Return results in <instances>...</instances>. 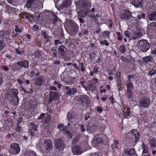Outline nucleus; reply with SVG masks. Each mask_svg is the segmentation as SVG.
I'll return each instance as SVG.
<instances>
[{
  "mask_svg": "<svg viewBox=\"0 0 156 156\" xmlns=\"http://www.w3.org/2000/svg\"><path fill=\"white\" fill-rule=\"evenodd\" d=\"M18 93L19 92L17 89H10L6 92V97L9 101L12 99L13 103L16 105L19 103V99L17 96Z\"/></svg>",
  "mask_w": 156,
  "mask_h": 156,
  "instance_id": "nucleus-1",
  "label": "nucleus"
},
{
  "mask_svg": "<svg viewBox=\"0 0 156 156\" xmlns=\"http://www.w3.org/2000/svg\"><path fill=\"white\" fill-rule=\"evenodd\" d=\"M137 45L140 50L142 51L145 52L150 48L149 43L146 40H142L139 41Z\"/></svg>",
  "mask_w": 156,
  "mask_h": 156,
  "instance_id": "nucleus-2",
  "label": "nucleus"
},
{
  "mask_svg": "<svg viewBox=\"0 0 156 156\" xmlns=\"http://www.w3.org/2000/svg\"><path fill=\"white\" fill-rule=\"evenodd\" d=\"M11 149L9 151L10 153L12 155H15L19 153L20 149L18 144L17 143L11 144L10 146Z\"/></svg>",
  "mask_w": 156,
  "mask_h": 156,
  "instance_id": "nucleus-3",
  "label": "nucleus"
},
{
  "mask_svg": "<svg viewBox=\"0 0 156 156\" xmlns=\"http://www.w3.org/2000/svg\"><path fill=\"white\" fill-rule=\"evenodd\" d=\"M97 129V125L94 123L90 122L87 126V131L89 133H94Z\"/></svg>",
  "mask_w": 156,
  "mask_h": 156,
  "instance_id": "nucleus-4",
  "label": "nucleus"
},
{
  "mask_svg": "<svg viewBox=\"0 0 156 156\" xmlns=\"http://www.w3.org/2000/svg\"><path fill=\"white\" fill-rule=\"evenodd\" d=\"M55 146L57 149H59V151H62L64 148V144L63 141L61 139L59 138L55 141Z\"/></svg>",
  "mask_w": 156,
  "mask_h": 156,
  "instance_id": "nucleus-5",
  "label": "nucleus"
},
{
  "mask_svg": "<svg viewBox=\"0 0 156 156\" xmlns=\"http://www.w3.org/2000/svg\"><path fill=\"white\" fill-rule=\"evenodd\" d=\"M130 132L133 136V142H135V144L137 143L140 139V134L138 131L137 129H133Z\"/></svg>",
  "mask_w": 156,
  "mask_h": 156,
  "instance_id": "nucleus-6",
  "label": "nucleus"
},
{
  "mask_svg": "<svg viewBox=\"0 0 156 156\" xmlns=\"http://www.w3.org/2000/svg\"><path fill=\"white\" fill-rule=\"evenodd\" d=\"M69 26L72 32H76L79 30V26L74 21L70 20L68 21Z\"/></svg>",
  "mask_w": 156,
  "mask_h": 156,
  "instance_id": "nucleus-7",
  "label": "nucleus"
},
{
  "mask_svg": "<svg viewBox=\"0 0 156 156\" xmlns=\"http://www.w3.org/2000/svg\"><path fill=\"white\" fill-rule=\"evenodd\" d=\"M149 98L144 97L141 98L140 101V105L144 108H148L150 104Z\"/></svg>",
  "mask_w": 156,
  "mask_h": 156,
  "instance_id": "nucleus-8",
  "label": "nucleus"
},
{
  "mask_svg": "<svg viewBox=\"0 0 156 156\" xmlns=\"http://www.w3.org/2000/svg\"><path fill=\"white\" fill-rule=\"evenodd\" d=\"M33 79L35 82L34 84L38 86L42 85L44 81V78L42 76H39L37 77H35Z\"/></svg>",
  "mask_w": 156,
  "mask_h": 156,
  "instance_id": "nucleus-9",
  "label": "nucleus"
},
{
  "mask_svg": "<svg viewBox=\"0 0 156 156\" xmlns=\"http://www.w3.org/2000/svg\"><path fill=\"white\" fill-rule=\"evenodd\" d=\"M120 16L121 19L128 20L131 17V14L129 10H126L120 13Z\"/></svg>",
  "mask_w": 156,
  "mask_h": 156,
  "instance_id": "nucleus-10",
  "label": "nucleus"
},
{
  "mask_svg": "<svg viewBox=\"0 0 156 156\" xmlns=\"http://www.w3.org/2000/svg\"><path fill=\"white\" fill-rule=\"evenodd\" d=\"M49 93L50 98L48 102L49 104L51 103L53 100H57L59 96L58 92L51 91Z\"/></svg>",
  "mask_w": 156,
  "mask_h": 156,
  "instance_id": "nucleus-11",
  "label": "nucleus"
},
{
  "mask_svg": "<svg viewBox=\"0 0 156 156\" xmlns=\"http://www.w3.org/2000/svg\"><path fill=\"white\" fill-rule=\"evenodd\" d=\"M66 48L65 46L61 45L59 46L58 48V51L59 54L62 57H65L66 54Z\"/></svg>",
  "mask_w": 156,
  "mask_h": 156,
  "instance_id": "nucleus-12",
  "label": "nucleus"
},
{
  "mask_svg": "<svg viewBox=\"0 0 156 156\" xmlns=\"http://www.w3.org/2000/svg\"><path fill=\"white\" fill-rule=\"evenodd\" d=\"M16 64L20 68L24 67L25 68H28L29 67V62L26 60L18 62Z\"/></svg>",
  "mask_w": 156,
  "mask_h": 156,
  "instance_id": "nucleus-13",
  "label": "nucleus"
},
{
  "mask_svg": "<svg viewBox=\"0 0 156 156\" xmlns=\"http://www.w3.org/2000/svg\"><path fill=\"white\" fill-rule=\"evenodd\" d=\"M143 0H134L131 2L133 5L136 8H141L143 4Z\"/></svg>",
  "mask_w": 156,
  "mask_h": 156,
  "instance_id": "nucleus-14",
  "label": "nucleus"
},
{
  "mask_svg": "<svg viewBox=\"0 0 156 156\" xmlns=\"http://www.w3.org/2000/svg\"><path fill=\"white\" fill-rule=\"evenodd\" d=\"M135 150L133 148L131 149L126 148L122 152V155H123L125 153L129 155H132L135 153Z\"/></svg>",
  "mask_w": 156,
  "mask_h": 156,
  "instance_id": "nucleus-15",
  "label": "nucleus"
},
{
  "mask_svg": "<svg viewBox=\"0 0 156 156\" xmlns=\"http://www.w3.org/2000/svg\"><path fill=\"white\" fill-rule=\"evenodd\" d=\"M44 146L46 150L50 149L52 147V143L50 140H47L44 142Z\"/></svg>",
  "mask_w": 156,
  "mask_h": 156,
  "instance_id": "nucleus-16",
  "label": "nucleus"
},
{
  "mask_svg": "<svg viewBox=\"0 0 156 156\" xmlns=\"http://www.w3.org/2000/svg\"><path fill=\"white\" fill-rule=\"evenodd\" d=\"M72 151L74 154L79 155L82 153L79 146H75L72 148Z\"/></svg>",
  "mask_w": 156,
  "mask_h": 156,
  "instance_id": "nucleus-17",
  "label": "nucleus"
},
{
  "mask_svg": "<svg viewBox=\"0 0 156 156\" xmlns=\"http://www.w3.org/2000/svg\"><path fill=\"white\" fill-rule=\"evenodd\" d=\"M11 31L9 30H6L5 31H0V35L4 38H7L11 34Z\"/></svg>",
  "mask_w": 156,
  "mask_h": 156,
  "instance_id": "nucleus-18",
  "label": "nucleus"
},
{
  "mask_svg": "<svg viewBox=\"0 0 156 156\" xmlns=\"http://www.w3.org/2000/svg\"><path fill=\"white\" fill-rule=\"evenodd\" d=\"M36 2V0H27L26 6L28 8H30L33 7Z\"/></svg>",
  "mask_w": 156,
  "mask_h": 156,
  "instance_id": "nucleus-19",
  "label": "nucleus"
},
{
  "mask_svg": "<svg viewBox=\"0 0 156 156\" xmlns=\"http://www.w3.org/2000/svg\"><path fill=\"white\" fill-rule=\"evenodd\" d=\"M77 91V90L75 88H69L68 90H67L66 91V94L68 95H69L70 94L73 95L76 93Z\"/></svg>",
  "mask_w": 156,
  "mask_h": 156,
  "instance_id": "nucleus-20",
  "label": "nucleus"
},
{
  "mask_svg": "<svg viewBox=\"0 0 156 156\" xmlns=\"http://www.w3.org/2000/svg\"><path fill=\"white\" fill-rule=\"evenodd\" d=\"M56 49L57 47L55 46H53L51 49L50 54L54 57L57 56V53Z\"/></svg>",
  "mask_w": 156,
  "mask_h": 156,
  "instance_id": "nucleus-21",
  "label": "nucleus"
},
{
  "mask_svg": "<svg viewBox=\"0 0 156 156\" xmlns=\"http://www.w3.org/2000/svg\"><path fill=\"white\" fill-rule=\"evenodd\" d=\"M153 60V58L150 55L146 56L144 57L143 59V62L146 63H147L149 62L152 61Z\"/></svg>",
  "mask_w": 156,
  "mask_h": 156,
  "instance_id": "nucleus-22",
  "label": "nucleus"
},
{
  "mask_svg": "<svg viewBox=\"0 0 156 156\" xmlns=\"http://www.w3.org/2000/svg\"><path fill=\"white\" fill-rule=\"evenodd\" d=\"M149 20L150 21L154 20L156 19V11H154L148 15Z\"/></svg>",
  "mask_w": 156,
  "mask_h": 156,
  "instance_id": "nucleus-23",
  "label": "nucleus"
},
{
  "mask_svg": "<svg viewBox=\"0 0 156 156\" xmlns=\"http://www.w3.org/2000/svg\"><path fill=\"white\" fill-rule=\"evenodd\" d=\"M71 4L70 2L68 0H66L64 2L62 5V8H68L70 6Z\"/></svg>",
  "mask_w": 156,
  "mask_h": 156,
  "instance_id": "nucleus-24",
  "label": "nucleus"
},
{
  "mask_svg": "<svg viewBox=\"0 0 156 156\" xmlns=\"http://www.w3.org/2000/svg\"><path fill=\"white\" fill-rule=\"evenodd\" d=\"M90 101V100L88 98L85 96H83L82 97V103L81 104L84 105L87 103H88Z\"/></svg>",
  "mask_w": 156,
  "mask_h": 156,
  "instance_id": "nucleus-25",
  "label": "nucleus"
},
{
  "mask_svg": "<svg viewBox=\"0 0 156 156\" xmlns=\"http://www.w3.org/2000/svg\"><path fill=\"white\" fill-rule=\"evenodd\" d=\"M30 15V14L27 12H24L23 13H22L21 14L22 17L24 19L26 18L27 20H28L29 22H30V20L29 17Z\"/></svg>",
  "mask_w": 156,
  "mask_h": 156,
  "instance_id": "nucleus-26",
  "label": "nucleus"
},
{
  "mask_svg": "<svg viewBox=\"0 0 156 156\" xmlns=\"http://www.w3.org/2000/svg\"><path fill=\"white\" fill-rule=\"evenodd\" d=\"M79 16L81 17H85L87 14V10H80L78 12Z\"/></svg>",
  "mask_w": 156,
  "mask_h": 156,
  "instance_id": "nucleus-27",
  "label": "nucleus"
},
{
  "mask_svg": "<svg viewBox=\"0 0 156 156\" xmlns=\"http://www.w3.org/2000/svg\"><path fill=\"white\" fill-rule=\"evenodd\" d=\"M150 144L151 149H154L155 147H156V140H151L150 141Z\"/></svg>",
  "mask_w": 156,
  "mask_h": 156,
  "instance_id": "nucleus-28",
  "label": "nucleus"
},
{
  "mask_svg": "<svg viewBox=\"0 0 156 156\" xmlns=\"http://www.w3.org/2000/svg\"><path fill=\"white\" fill-rule=\"evenodd\" d=\"M127 88V91H132L133 90V86L132 83L129 82L126 84Z\"/></svg>",
  "mask_w": 156,
  "mask_h": 156,
  "instance_id": "nucleus-29",
  "label": "nucleus"
},
{
  "mask_svg": "<svg viewBox=\"0 0 156 156\" xmlns=\"http://www.w3.org/2000/svg\"><path fill=\"white\" fill-rule=\"evenodd\" d=\"M133 92L132 91H127L126 96L127 98L131 101H133Z\"/></svg>",
  "mask_w": 156,
  "mask_h": 156,
  "instance_id": "nucleus-30",
  "label": "nucleus"
},
{
  "mask_svg": "<svg viewBox=\"0 0 156 156\" xmlns=\"http://www.w3.org/2000/svg\"><path fill=\"white\" fill-rule=\"evenodd\" d=\"M142 149H143L142 154H147L148 155H149V152L148 149H147V147H146L145 144L144 143H142Z\"/></svg>",
  "mask_w": 156,
  "mask_h": 156,
  "instance_id": "nucleus-31",
  "label": "nucleus"
},
{
  "mask_svg": "<svg viewBox=\"0 0 156 156\" xmlns=\"http://www.w3.org/2000/svg\"><path fill=\"white\" fill-rule=\"evenodd\" d=\"M5 46V44L3 39L0 37V51L3 49Z\"/></svg>",
  "mask_w": 156,
  "mask_h": 156,
  "instance_id": "nucleus-32",
  "label": "nucleus"
},
{
  "mask_svg": "<svg viewBox=\"0 0 156 156\" xmlns=\"http://www.w3.org/2000/svg\"><path fill=\"white\" fill-rule=\"evenodd\" d=\"M120 72H118L116 73L115 78L117 79V82L119 83L121 81Z\"/></svg>",
  "mask_w": 156,
  "mask_h": 156,
  "instance_id": "nucleus-33",
  "label": "nucleus"
},
{
  "mask_svg": "<svg viewBox=\"0 0 156 156\" xmlns=\"http://www.w3.org/2000/svg\"><path fill=\"white\" fill-rule=\"evenodd\" d=\"M96 143L98 144H100L104 142L103 139L101 137L97 138L96 140Z\"/></svg>",
  "mask_w": 156,
  "mask_h": 156,
  "instance_id": "nucleus-34",
  "label": "nucleus"
},
{
  "mask_svg": "<svg viewBox=\"0 0 156 156\" xmlns=\"http://www.w3.org/2000/svg\"><path fill=\"white\" fill-rule=\"evenodd\" d=\"M119 50L121 52L123 53L126 50V49L124 45H121L119 48Z\"/></svg>",
  "mask_w": 156,
  "mask_h": 156,
  "instance_id": "nucleus-35",
  "label": "nucleus"
},
{
  "mask_svg": "<svg viewBox=\"0 0 156 156\" xmlns=\"http://www.w3.org/2000/svg\"><path fill=\"white\" fill-rule=\"evenodd\" d=\"M130 108L129 107L127 108V111L125 112L123 114V116L124 117H127L129 116L130 115Z\"/></svg>",
  "mask_w": 156,
  "mask_h": 156,
  "instance_id": "nucleus-36",
  "label": "nucleus"
},
{
  "mask_svg": "<svg viewBox=\"0 0 156 156\" xmlns=\"http://www.w3.org/2000/svg\"><path fill=\"white\" fill-rule=\"evenodd\" d=\"M67 117L68 119L70 120L73 118V116L72 115V112H69L67 115Z\"/></svg>",
  "mask_w": 156,
  "mask_h": 156,
  "instance_id": "nucleus-37",
  "label": "nucleus"
},
{
  "mask_svg": "<svg viewBox=\"0 0 156 156\" xmlns=\"http://www.w3.org/2000/svg\"><path fill=\"white\" fill-rule=\"evenodd\" d=\"M148 74L150 76H152L156 74V70L153 69L149 71Z\"/></svg>",
  "mask_w": 156,
  "mask_h": 156,
  "instance_id": "nucleus-38",
  "label": "nucleus"
},
{
  "mask_svg": "<svg viewBox=\"0 0 156 156\" xmlns=\"http://www.w3.org/2000/svg\"><path fill=\"white\" fill-rule=\"evenodd\" d=\"M96 55L95 52H92L89 54L90 58V59H92L94 58Z\"/></svg>",
  "mask_w": 156,
  "mask_h": 156,
  "instance_id": "nucleus-39",
  "label": "nucleus"
},
{
  "mask_svg": "<svg viewBox=\"0 0 156 156\" xmlns=\"http://www.w3.org/2000/svg\"><path fill=\"white\" fill-rule=\"evenodd\" d=\"M110 32L108 31H105L103 32V36L104 37L107 38L109 37Z\"/></svg>",
  "mask_w": 156,
  "mask_h": 156,
  "instance_id": "nucleus-40",
  "label": "nucleus"
},
{
  "mask_svg": "<svg viewBox=\"0 0 156 156\" xmlns=\"http://www.w3.org/2000/svg\"><path fill=\"white\" fill-rule=\"evenodd\" d=\"M15 27L16 28L15 30L16 32V33H21L22 32V30L21 29L19 28V27L18 25H16L15 26Z\"/></svg>",
  "mask_w": 156,
  "mask_h": 156,
  "instance_id": "nucleus-41",
  "label": "nucleus"
},
{
  "mask_svg": "<svg viewBox=\"0 0 156 156\" xmlns=\"http://www.w3.org/2000/svg\"><path fill=\"white\" fill-rule=\"evenodd\" d=\"M62 130L63 131L65 134L68 136H69L70 135V132L68 130H65V128L62 129Z\"/></svg>",
  "mask_w": 156,
  "mask_h": 156,
  "instance_id": "nucleus-42",
  "label": "nucleus"
},
{
  "mask_svg": "<svg viewBox=\"0 0 156 156\" xmlns=\"http://www.w3.org/2000/svg\"><path fill=\"white\" fill-rule=\"evenodd\" d=\"M41 34L43 35L44 38L45 39L47 38V34L46 32L43 30H42L41 31Z\"/></svg>",
  "mask_w": 156,
  "mask_h": 156,
  "instance_id": "nucleus-43",
  "label": "nucleus"
},
{
  "mask_svg": "<svg viewBox=\"0 0 156 156\" xmlns=\"http://www.w3.org/2000/svg\"><path fill=\"white\" fill-rule=\"evenodd\" d=\"M80 129L81 130V132H85L86 130L85 127L82 124L80 125Z\"/></svg>",
  "mask_w": 156,
  "mask_h": 156,
  "instance_id": "nucleus-44",
  "label": "nucleus"
},
{
  "mask_svg": "<svg viewBox=\"0 0 156 156\" xmlns=\"http://www.w3.org/2000/svg\"><path fill=\"white\" fill-rule=\"evenodd\" d=\"M124 35L125 36L128 38H129L130 37V33L127 30L125 31L124 32Z\"/></svg>",
  "mask_w": 156,
  "mask_h": 156,
  "instance_id": "nucleus-45",
  "label": "nucleus"
},
{
  "mask_svg": "<svg viewBox=\"0 0 156 156\" xmlns=\"http://www.w3.org/2000/svg\"><path fill=\"white\" fill-rule=\"evenodd\" d=\"M33 29L34 31H36L39 30V27L37 25H35L33 26Z\"/></svg>",
  "mask_w": 156,
  "mask_h": 156,
  "instance_id": "nucleus-46",
  "label": "nucleus"
},
{
  "mask_svg": "<svg viewBox=\"0 0 156 156\" xmlns=\"http://www.w3.org/2000/svg\"><path fill=\"white\" fill-rule=\"evenodd\" d=\"M49 118L48 117H46L44 120V122L45 123H48L49 122Z\"/></svg>",
  "mask_w": 156,
  "mask_h": 156,
  "instance_id": "nucleus-47",
  "label": "nucleus"
},
{
  "mask_svg": "<svg viewBox=\"0 0 156 156\" xmlns=\"http://www.w3.org/2000/svg\"><path fill=\"white\" fill-rule=\"evenodd\" d=\"M97 111L99 113H101L103 111L102 108L100 106L97 107Z\"/></svg>",
  "mask_w": 156,
  "mask_h": 156,
  "instance_id": "nucleus-48",
  "label": "nucleus"
},
{
  "mask_svg": "<svg viewBox=\"0 0 156 156\" xmlns=\"http://www.w3.org/2000/svg\"><path fill=\"white\" fill-rule=\"evenodd\" d=\"M93 80H90L88 81L89 87H93V84L92 83H93Z\"/></svg>",
  "mask_w": 156,
  "mask_h": 156,
  "instance_id": "nucleus-49",
  "label": "nucleus"
},
{
  "mask_svg": "<svg viewBox=\"0 0 156 156\" xmlns=\"http://www.w3.org/2000/svg\"><path fill=\"white\" fill-rule=\"evenodd\" d=\"M80 65L81 66V67H80V69L81 70V71L83 72L85 70L84 68V65L83 63H81L80 64Z\"/></svg>",
  "mask_w": 156,
  "mask_h": 156,
  "instance_id": "nucleus-50",
  "label": "nucleus"
},
{
  "mask_svg": "<svg viewBox=\"0 0 156 156\" xmlns=\"http://www.w3.org/2000/svg\"><path fill=\"white\" fill-rule=\"evenodd\" d=\"M63 125L62 124H59L58 125V126L57 127V128L59 129H62V128H63Z\"/></svg>",
  "mask_w": 156,
  "mask_h": 156,
  "instance_id": "nucleus-51",
  "label": "nucleus"
},
{
  "mask_svg": "<svg viewBox=\"0 0 156 156\" xmlns=\"http://www.w3.org/2000/svg\"><path fill=\"white\" fill-rule=\"evenodd\" d=\"M45 114L44 113H41L40 115L38 117V119H42L43 117H44Z\"/></svg>",
  "mask_w": 156,
  "mask_h": 156,
  "instance_id": "nucleus-52",
  "label": "nucleus"
},
{
  "mask_svg": "<svg viewBox=\"0 0 156 156\" xmlns=\"http://www.w3.org/2000/svg\"><path fill=\"white\" fill-rule=\"evenodd\" d=\"M2 69H4L5 71H7L9 69L7 67L5 66H2Z\"/></svg>",
  "mask_w": 156,
  "mask_h": 156,
  "instance_id": "nucleus-53",
  "label": "nucleus"
},
{
  "mask_svg": "<svg viewBox=\"0 0 156 156\" xmlns=\"http://www.w3.org/2000/svg\"><path fill=\"white\" fill-rule=\"evenodd\" d=\"M50 89L51 90H53L56 91L57 90V88L56 87L54 86H51L50 87Z\"/></svg>",
  "mask_w": 156,
  "mask_h": 156,
  "instance_id": "nucleus-54",
  "label": "nucleus"
},
{
  "mask_svg": "<svg viewBox=\"0 0 156 156\" xmlns=\"http://www.w3.org/2000/svg\"><path fill=\"white\" fill-rule=\"evenodd\" d=\"M21 88L22 90L24 92H25V93H26L27 94H28L29 93V92L28 91L26 90L23 87H21Z\"/></svg>",
  "mask_w": 156,
  "mask_h": 156,
  "instance_id": "nucleus-55",
  "label": "nucleus"
},
{
  "mask_svg": "<svg viewBox=\"0 0 156 156\" xmlns=\"http://www.w3.org/2000/svg\"><path fill=\"white\" fill-rule=\"evenodd\" d=\"M35 74V72L34 71H32L30 73V77L32 78L34 77V74Z\"/></svg>",
  "mask_w": 156,
  "mask_h": 156,
  "instance_id": "nucleus-56",
  "label": "nucleus"
},
{
  "mask_svg": "<svg viewBox=\"0 0 156 156\" xmlns=\"http://www.w3.org/2000/svg\"><path fill=\"white\" fill-rule=\"evenodd\" d=\"M149 26H154L156 27V23H151L149 24Z\"/></svg>",
  "mask_w": 156,
  "mask_h": 156,
  "instance_id": "nucleus-57",
  "label": "nucleus"
},
{
  "mask_svg": "<svg viewBox=\"0 0 156 156\" xmlns=\"http://www.w3.org/2000/svg\"><path fill=\"white\" fill-rule=\"evenodd\" d=\"M79 22L80 23H84L85 21L83 20L82 18H78Z\"/></svg>",
  "mask_w": 156,
  "mask_h": 156,
  "instance_id": "nucleus-58",
  "label": "nucleus"
},
{
  "mask_svg": "<svg viewBox=\"0 0 156 156\" xmlns=\"http://www.w3.org/2000/svg\"><path fill=\"white\" fill-rule=\"evenodd\" d=\"M21 129H22L21 127L20 126H18L16 128V130L18 132H20L21 131Z\"/></svg>",
  "mask_w": 156,
  "mask_h": 156,
  "instance_id": "nucleus-59",
  "label": "nucleus"
},
{
  "mask_svg": "<svg viewBox=\"0 0 156 156\" xmlns=\"http://www.w3.org/2000/svg\"><path fill=\"white\" fill-rule=\"evenodd\" d=\"M16 51L17 54H21V52L19 50V49L18 48H17L16 50Z\"/></svg>",
  "mask_w": 156,
  "mask_h": 156,
  "instance_id": "nucleus-60",
  "label": "nucleus"
},
{
  "mask_svg": "<svg viewBox=\"0 0 156 156\" xmlns=\"http://www.w3.org/2000/svg\"><path fill=\"white\" fill-rule=\"evenodd\" d=\"M17 82L20 85H21L23 83V82H24V81H23L22 80H18Z\"/></svg>",
  "mask_w": 156,
  "mask_h": 156,
  "instance_id": "nucleus-61",
  "label": "nucleus"
},
{
  "mask_svg": "<svg viewBox=\"0 0 156 156\" xmlns=\"http://www.w3.org/2000/svg\"><path fill=\"white\" fill-rule=\"evenodd\" d=\"M122 35H121L120 36H118V40L119 41H121L122 39Z\"/></svg>",
  "mask_w": 156,
  "mask_h": 156,
  "instance_id": "nucleus-62",
  "label": "nucleus"
},
{
  "mask_svg": "<svg viewBox=\"0 0 156 156\" xmlns=\"http://www.w3.org/2000/svg\"><path fill=\"white\" fill-rule=\"evenodd\" d=\"M104 42L105 43V44L106 46H108L109 44V43L108 42H107V40H104Z\"/></svg>",
  "mask_w": 156,
  "mask_h": 156,
  "instance_id": "nucleus-63",
  "label": "nucleus"
},
{
  "mask_svg": "<svg viewBox=\"0 0 156 156\" xmlns=\"http://www.w3.org/2000/svg\"><path fill=\"white\" fill-rule=\"evenodd\" d=\"M60 62L59 61H55L53 63L54 64H56L57 65H59L60 64Z\"/></svg>",
  "mask_w": 156,
  "mask_h": 156,
  "instance_id": "nucleus-64",
  "label": "nucleus"
}]
</instances>
